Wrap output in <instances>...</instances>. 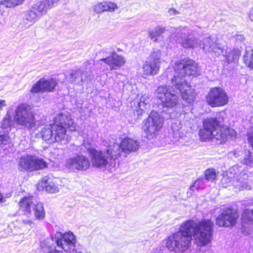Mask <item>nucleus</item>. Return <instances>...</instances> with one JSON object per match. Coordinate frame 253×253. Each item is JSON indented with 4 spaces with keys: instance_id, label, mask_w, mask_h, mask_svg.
I'll list each match as a JSON object with an SVG mask.
<instances>
[{
    "instance_id": "1",
    "label": "nucleus",
    "mask_w": 253,
    "mask_h": 253,
    "mask_svg": "<svg viewBox=\"0 0 253 253\" xmlns=\"http://www.w3.org/2000/svg\"><path fill=\"white\" fill-rule=\"evenodd\" d=\"M213 225L211 219L199 222L188 220L181 224L177 232L168 238L166 247L171 252L183 253L190 248L192 237L197 246H205L211 240Z\"/></svg>"
},
{
    "instance_id": "2",
    "label": "nucleus",
    "mask_w": 253,
    "mask_h": 253,
    "mask_svg": "<svg viewBox=\"0 0 253 253\" xmlns=\"http://www.w3.org/2000/svg\"><path fill=\"white\" fill-rule=\"evenodd\" d=\"M175 74L171 79V84L179 90L182 99L188 103L192 102L195 98V92L186 81L185 75H196L198 72L197 63L193 60H182L175 64Z\"/></svg>"
},
{
    "instance_id": "3",
    "label": "nucleus",
    "mask_w": 253,
    "mask_h": 253,
    "mask_svg": "<svg viewBox=\"0 0 253 253\" xmlns=\"http://www.w3.org/2000/svg\"><path fill=\"white\" fill-rule=\"evenodd\" d=\"M235 134L234 129L220 128L219 123L216 118H207L203 122V128L199 130V134L202 141H206L214 138L220 143L231 138Z\"/></svg>"
},
{
    "instance_id": "4",
    "label": "nucleus",
    "mask_w": 253,
    "mask_h": 253,
    "mask_svg": "<svg viewBox=\"0 0 253 253\" xmlns=\"http://www.w3.org/2000/svg\"><path fill=\"white\" fill-rule=\"evenodd\" d=\"M14 120L17 125L28 129L33 133L39 127V121L36 120L30 106L22 104L17 107L15 111Z\"/></svg>"
},
{
    "instance_id": "5",
    "label": "nucleus",
    "mask_w": 253,
    "mask_h": 253,
    "mask_svg": "<svg viewBox=\"0 0 253 253\" xmlns=\"http://www.w3.org/2000/svg\"><path fill=\"white\" fill-rule=\"evenodd\" d=\"M170 32L172 33L170 40L172 39L184 48H194L201 45L198 39L189 37L192 31L186 27L171 28Z\"/></svg>"
},
{
    "instance_id": "6",
    "label": "nucleus",
    "mask_w": 253,
    "mask_h": 253,
    "mask_svg": "<svg viewBox=\"0 0 253 253\" xmlns=\"http://www.w3.org/2000/svg\"><path fill=\"white\" fill-rule=\"evenodd\" d=\"M17 166L20 171H33L47 168V164L35 155L25 154L19 158Z\"/></svg>"
},
{
    "instance_id": "7",
    "label": "nucleus",
    "mask_w": 253,
    "mask_h": 253,
    "mask_svg": "<svg viewBox=\"0 0 253 253\" xmlns=\"http://www.w3.org/2000/svg\"><path fill=\"white\" fill-rule=\"evenodd\" d=\"M172 84L171 87L167 85L159 86L156 90L157 97L162 103V107L173 108L178 103L179 97L176 94L174 89H172Z\"/></svg>"
},
{
    "instance_id": "8",
    "label": "nucleus",
    "mask_w": 253,
    "mask_h": 253,
    "mask_svg": "<svg viewBox=\"0 0 253 253\" xmlns=\"http://www.w3.org/2000/svg\"><path fill=\"white\" fill-rule=\"evenodd\" d=\"M34 200L32 196L22 198L19 203L20 209L27 215L31 214L33 209L36 218L39 220L43 219L45 216L43 205L41 202L35 203Z\"/></svg>"
},
{
    "instance_id": "9",
    "label": "nucleus",
    "mask_w": 253,
    "mask_h": 253,
    "mask_svg": "<svg viewBox=\"0 0 253 253\" xmlns=\"http://www.w3.org/2000/svg\"><path fill=\"white\" fill-rule=\"evenodd\" d=\"M163 125V118L159 113L152 111L147 119L143 121L142 129L148 138L153 137Z\"/></svg>"
},
{
    "instance_id": "10",
    "label": "nucleus",
    "mask_w": 253,
    "mask_h": 253,
    "mask_svg": "<svg viewBox=\"0 0 253 253\" xmlns=\"http://www.w3.org/2000/svg\"><path fill=\"white\" fill-rule=\"evenodd\" d=\"M64 166L69 171L76 172L87 169L90 167V162L86 156L76 154L66 159Z\"/></svg>"
},
{
    "instance_id": "11",
    "label": "nucleus",
    "mask_w": 253,
    "mask_h": 253,
    "mask_svg": "<svg viewBox=\"0 0 253 253\" xmlns=\"http://www.w3.org/2000/svg\"><path fill=\"white\" fill-rule=\"evenodd\" d=\"M53 240L58 247L67 253L74 252L76 250V237L71 231L64 234L56 232Z\"/></svg>"
},
{
    "instance_id": "12",
    "label": "nucleus",
    "mask_w": 253,
    "mask_h": 253,
    "mask_svg": "<svg viewBox=\"0 0 253 253\" xmlns=\"http://www.w3.org/2000/svg\"><path fill=\"white\" fill-rule=\"evenodd\" d=\"M208 104L212 107H220L226 105L228 101L226 92L221 88H211L206 96Z\"/></svg>"
},
{
    "instance_id": "13",
    "label": "nucleus",
    "mask_w": 253,
    "mask_h": 253,
    "mask_svg": "<svg viewBox=\"0 0 253 253\" xmlns=\"http://www.w3.org/2000/svg\"><path fill=\"white\" fill-rule=\"evenodd\" d=\"M161 55L160 50L152 53L148 60L143 64L142 71L144 75L154 76L158 73Z\"/></svg>"
},
{
    "instance_id": "14",
    "label": "nucleus",
    "mask_w": 253,
    "mask_h": 253,
    "mask_svg": "<svg viewBox=\"0 0 253 253\" xmlns=\"http://www.w3.org/2000/svg\"><path fill=\"white\" fill-rule=\"evenodd\" d=\"M139 141L136 139L126 137L121 141L119 145H117L119 152L114 151L113 155L115 157V159H117L121 157V152L124 153V157H126V155L137 151L139 149Z\"/></svg>"
},
{
    "instance_id": "15",
    "label": "nucleus",
    "mask_w": 253,
    "mask_h": 253,
    "mask_svg": "<svg viewBox=\"0 0 253 253\" xmlns=\"http://www.w3.org/2000/svg\"><path fill=\"white\" fill-rule=\"evenodd\" d=\"M238 217V214L235 210L228 208L217 217L216 224L219 226H232L236 223Z\"/></svg>"
},
{
    "instance_id": "16",
    "label": "nucleus",
    "mask_w": 253,
    "mask_h": 253,
    "mask_svg": "<svg viewBox=\"0 0 253 253\" xmlns=\"http://www.w3.org/2000/svg\"><path fill=\"white\" fill-rule=\"evenodd\" d=\"M57 84L56 81L53 79L42 78L33 85L30 91L32 93L51 92L53 90Z\"/></svg>"
},
{
    "instance_id": "17",
    "label": "nucleus",
    "mask_w": 253,
    "mask_h": 253,
    "mask_svg": "<svg viewBox=\"0 0 253 253\" xmlns=\"http://www.w3.org/2000/svg\"><path fill=\"white\" fill-rule=\"evenodd\" d=\"M201 45L200 46L207 53L208 52H214L217 55L224 54V49L223 47L216 42L214 38L211 37L206 38L203 40Z\"/></svg>"
},
{
    "instance_id": "18",
    "label": "nucleus",
    "mask_w": 253,
    "mask_h": 253,
    "mask_svg": "<svg viewBox=\"0 0 253 253\" xmlns=\"http://www.w3.org/2000/svg\"><path fill=\"white\" fill-rule=\"evenodd\" d=\"M87 152L91 158L92 165L97 168H103L107 164L106 156L101 151H98L92 148H87Z\"/></svg>"
},
{
    "instance_id": "19",
    "label": "nucleus",
    "mask_w": 253,
    "mask_h": 253,
    "mask_svg": "<svg viewBox=\"0 0 253 253\" xmlns=\"http://www.w3.org/2000/svg\"><path fill=\"white\" fill-rule=\"evenodd\" d=\"M62 181L57 178L44 177L42 182V187H45L47 192L55 193L59 191V186H61Z\"/></svg>"
},
{
    "instance_id": "20",
    "label": "nucleus",
    "mask_w": 253,
    "mask_h": 253,
    "mask_svg": "<svg viewBox=\"0 0 253 253\" xmlns=\"http://www.w3.org/2000/svg\"><path fill=\"white\" fill-rule=\"evenodd\" d=\"M66 127L62 125L52 123L53 143L68 141V136L66 134Z\"/></svg>"
},
{
    "instance_id": "21",
    "label": "nucleus",
    "mask_w": 253,
    "mask_h": 253,
    "mask_svg": "<svg viewBox=\"0 0 253 253\" xmlns=\"http://www.w3.org/2000/svg\"><path fill=\"white\" fill-rule=\"evenodd\" d=\"M53 123L70 128L71 130L75 129L74 121L68 112H62L57 114L54 118Z\"/></svg>"
},
{
    "instance_id": "22",
    "label": "nucleus",
    "mask_w": 253,
    "mask_h": 253,
    "mask_svg": "<svg viewBox=\"0 0 253 253\" xmlns=\"http://www.w3.org/2000/svg\"><path fill=\"white\" fill-rule=\"evenodd\" d=\"M52 124L49 125H45L43 126L41 130L40 131V133H37L36 131L33 133H31L32 135H35L36 137H42V139L47 143H53V131H52Z\"/></svg>"
},
{
    "instance_id": "23",
    "label": "nucleus",
    "mask_w": 253,
    "mask_h": 253,
    "mask_svg": "<svg viewBox=\"0 0 253 253\" xmlns=\"http://www.w3.org/2000/svg\"><path fill=\"white\" fill-rule=\"evenodd\" d=\"M66 79L71 84H76L81 85L86 80V75L84 71L80 69L72 70L69 75L66 76Z\"/></svg>"
},
{
    "instance_id": "24",
    "label": "nucleus",
    "mask_w": 253,
    "mask_h": 253,
    "mask_svg": "<svg viewBox=\"0 0 253 253\" xmlns=\"http://www.w3.org/2000/svg\"><path fill=\"white\" fill-rule=\"evenodd\" d=\"M253 210H245L242 216V227L245 230L253 231Z\"/></svg>"
},
{
    "instance_id": "25",
    "label": "nucleus",
    "mask_w": 253,
    "mask_h": 253,
    "mask_svg": "<svg viewBox=\"0 0 253 253\" xmlns=\"http://www.w3.org/2000/svg\"><path fill=\"white\" fill-rule=\"evenodd\" d=\"M248 175L245 174L244 171H242L239 175H237L234 177L233 184L235 187L239 190L242 189H251V187L248 184Z\"/></svg>"
},
{
    "instance_id": "26",
    "label": "nucleus",
    "mask_w": 253,
    "mask_h": 253,
    "mask_svg": "<svg viewBox=\"0 0 253 253\" xmlns=\"http://www.w3.org/2000/svg\"><path fill=\"white\" fill-rule=\"evenodd\" d=\"M38 14L42 17L45 14L48 9L52 8V5L46 0L37 2L32 6Z\"/></svg>"
},
{
    "instance_id": "27",
    "label": "nucleus",
    "mask_w": 253,
    "mask_h": 253,
    "mask_svg": "<svg viewBox=\"0 0 253 253\" xmlns=\"http://www.w3.org/2000/svg\"><path fill=\"white\" fill-rule=\"evenodd\" d=\"M41 18L32 6L25 12L24 16V19L30 22L31 25L37 22Z\"/></svg>"
},
{
    "instance_id": "28",
    "label": "nucleus",
    "mask_w": 253,
    "mask_h": 253,
    "mask_svg": "<svg viewBox=\"0 0 253 253\" xmlns=\"http://www.w3.org/2000/svg\"><path fill=\"white\" fill-rule=\"evenodd\" d=\"M126 62L125 58L115 53H112V69L122 66Z\"/></svg>"
},
{
    "instance_id": "29",
    "label": "nucleus",
    "mask_w": 253,
    "mask_h": 253,
    "mask_svg": "<svg viewBox=\"0 0 253 253\" xmlns=\"http://www.w3.org/2000/svg\"><path fill=\"white\" fill-rule=\"evenodd\" d=\"M165 28L159 26L156 27L149 31V36L150 39L154 42H157V38L166 31Z\"/></svg>"
},
{
    "instance_id": "30",
    "label": "nucleus",
    "mask_w": 253,
    "mask_h": 253,
    "mask_svg": "<svg viewBox=\"0 0 253 253\" xmlns=\"http://www.w3.org/2000/svg\"><path fill=\"white\" fill-rule=\"evenodd\" d=\"M224 56H225L229 62L234 61L238 60L240 55V51L238 49H234L228 54L226 50H224Z\"/></svg>"
},
{
    "instance_id": "31",
    "label": "nucleus",
    "mask_w": 253,
    "mask_h": 253,
    "mask_svg": "<svg viewBox=\"0 0 253 253\" xmlns=\"http://www.w3.org/2000/svg\"><path fill=\"white\" fill-rule=\"evenodd\" d=\"M111 8L110 3L107 1H102L95 4L93 6L94 10L97 13H100L105 11L109 10Z\"/></svg>"
},
{
    "instance_id": "32",
    "label": "nucleus",
    "mask_w": 253,
    "mask_h": 253,
    "mask_svg": "<svg viewBox=\"0 0 253 253\" xmlns=\"http://www.w3.org/2000/svg\"><path fill=\"white\" fill-rule=\"evenodd\" d=\"M24 0H0V3L7 7H12L21 4Z\"/></svg>"
},
{
    "instance_id": "33",
    "label": "nucleus",
    "mask_w": 253,
    "mask_h": 253,
    "mask_svg": "<svg viewBox=\"0 0 253 253\" xmlns=\"http://www.w3.org/2000/svg\"><path fill=\"white\" fill-rule=\"evenodd\" d=\"M216 176L215 170L214 169H209L205 171V179L209 181H213Z\"/></svg>"
},
{
    "instance_id": "34",
    "label": "nucleus",
    "mask_w": 253,
    "mask_h": 253,
    "mask_svg": "<svg viewBox=\"0 0 253 253\" xmlns=\"http://www.w3.org/2000/svg\"><path fill=\"white\" fill-rule=\"evenodd\" d=\"M149 99L148 96L146 95H142L139 101H136L137 102L138 107H140L143 109H146L147 106H149Z\"/></svg>"
},
{
    "instance_id": "35",
    "label": "nucleus",
    "mask_w": 253,
    "mask_h": 253,
    "mask_svg": "<svg viewBox=\"0 0 253 253\" xmlns=\"http://www.w3.org/2000/svg\"><path fill=\"white\" fill-rule=\"evenodd\" d=\"M253 158L251 156V153L245 150L244 151V157L242 160V163L245 165H250L253 163Z\"/></svg>"
},
{
    "instance_id": "36",
    "label": "nucleus",
    "mask_w": 253,
    "mask_h": 253,
    "mask_svg": "<svg viewBox=\"0 0 253 253\" xmlns=\"http://www.w3.org/2000/svg\"><path fill=\"white\" fill-rule=\"evenodd\" d=\"M12 124V121L9 117H6L4 118L1 124L2 128L6 131H8Z\"/></svg>"
},
{
    "instance_id": "37",
    "label": "nucleus",
    "mask_w": 253,
    "mask_h": 253,
    "mask_svg": "<svg viewBox=\"0 0 253 253\" xmlns=\"http://www.w3.org/2000/svg\"><path fill=\"white\" fill-rule=\"evenodd\" d=\"M204 179L203 178H199L195 180L193 185L190 187V191H194L195 189L198 190L202 188L204 186Z\"/></svg>"
},
{
    "instance_id": "38",
    "label": "nucleus",
    "mask_w": 253,
    "mask_h": 253,
    "mask_svg": "<svg viewBox=\"0 0 253 253\" xmlns=\"http://www.w3.org/2000/svg\"><path fill=\"white\" fill-rule=\"evenodd\" d=\"M9 141L10 138L7 134L0 135V145H5Z\"/></svg>"
},
{
    "instance_id": "39",
    "label": "nucleus",
    "mask_w": 253,
    "mask_h": 253,
    "mask_svg": "<svg viewBox=\"0 0 253 253\" xmlns=\"http://www.w3.org/2000/svg\"><path fill=\"white\" fill-rule=\"evenodd\" d=\"M245 63L246 65L250 68L253 69V53H252L251 56L248 59V57H245Z\"/></svg>"
},
{
    "instance_id": "40",
    "label": "nucleus",
    "mask_w": 253,
    "mask_h": 253,
    "mask_svg": "<svg viewBox=\"0 0 253 253\" xmlns=\"http://www.w3.org/2000/svg\"><path fill=\"white\" fill-rule=\"evenodd\" d=\"M143 111H144V109L141 108L140 107H138V109H136L133 112L134 117L136 116V118H135V120H136V121H137L138 120H139L141 118Z\"/></svg>"
},
{
    "instance_id": "41",
    "label": "nucleus",
    "mask_w": 253,
    "mask_h": 253,
    "mask_svg": "<svg viewBox=\"0 0 253 253\" xmlns=\"http://www.w3.org/2000/svg\"><path fill=\"white\" fill-rule=\"evenodd\" d=\"M22 222L24 224L27 226V227L29 229L34 227L35 225V223L29 219H23Z\"/></svg>"
},
{
    "instance_id": "42",
    "label": "nucleus",
    "mask_w": 253,
    "mask_h": 253,
    "mask_svg": "<svg viewBox=\"0 0 253 253\" xmlns=\"http://www.w3.org/2000/svg\"><path fill=\"white\" fill-rule=\"evenodd\" d=\"M248 140L250 144L253 148V127L251 129V132L249 134Z\"/></svg>"
},
{
    "instance_id": "43",
    "label": "nucleus",
    "mask_w": 253,
    "mask_h": 253,
    "mask_svg": "<svg viewBox=\"0 0 253 253\" xmlns=\"http://www.w3.org/2000/svg\"><path fill=\"white\" fill-rule=\"evenodd\" d=\"M168 13L170 15H175L179 13L175 9L171 8L168 10Z\"/></svg>"
},
{
    "instance_id": "44",
    "label": "nucleus",
    "mask_w": 253,
    "mask_h": 253,
    "mask_svg": "<svg viewBox=\"0 0 253 253\" xmlns=\"http://www.w3.org/2000/svg\"><path fill=\"white\" fill-rule=\"evenodd\" d=\"M5 106V101L4 100H0V110H2Z\"/></svg>"
},
{
    "instance_id": "45",
    "label": "nucleus",
    "mask_w": 253,
    "mask_h": 253,
    "mask_svg": "<svg viewBox=\"0 0 253 253\" xmlns=\"http://www.w3.org/2000/svg\"><path fill=\"white\" fill-rule=\"evenodd\" d=\"M60 0H46V1H48L49 3H50V4L52 5V7L55 5V4Z\"/></svg>"
},
{
    "instance_id": "46",
    "label": "nucleus",
    "mask_w": 253,
    "mask_h": 253,
    "mask_svg": "<svg viewBox=\"0 0 253 253\" xmlns=\"http://www.w3.org/2000/svg\"><path fill=\"white\" fill-rule=\"evenodd\" d=\"M249 17L251 20H253V9L250 11Z\"/></svg>"
},
{
    "instance_id": "47",
    "label": "nucleus",
    "mask_w": 253,
    "mask_h": 253,
    "mask_svg": "<svg viewBox=\"0 0 253 253\" xmlns=\"http://www.w3.org/2000/svg\"><path fill=\"white\" fill-rule=\"evenodd\" d=\"M118 6L116 3H112V11L115 10V9H117Z\"/></svg>"
},
{
    "instance_id": "48",
    "label": "nucleus",
    "mask_w": 253,
    "mask_h": 253,
    "mask_svg": "<svg viewBox=\"0 0 253 253\" xmlns=\"http://www.w3.org/2000/svg\"><path fill=\"white\" fill-rule=\"evenodd\" d=\"M104 61L105 63H107L109 65H110V62L111 61V59L109 58L103 59L102 60Z\"/></svg>"
},
{
    "instance_id": "49",
    "label": "nucleus",
    "mask_w": 253,
    "mask_h": 253,
    "mask_svg": "<svg viewBox=\"0 0 253 253\" xmlns=\"http://www.w3.org/2000/svg\"><path fill=\"white\" fill-rule=\"evenodd\" d=\"M3 199V197L2 194L0 192V202L2 201Z\"/></svg>"
},
{
    "instance_id": "50",
    "label": "nucleus",
    "mask_w": 253,
    "mask_h": 253,
    "mask_svg": "<svg viewBox=\"0 0 253 253\" xmlns=\"http://www.w3.org/2000/svg\"><path fill=\"white\" fill-rule=\"evenodd\" d=\"M236 169H237V167H234L233 168V170H235Z\"/></svg>"
},
{
    "instance_id": "51",
    "label": "nucleus",
    "mask_w": 253,
    "mask_h": 253,
    "mask_svg": "<svg viewBox=\"0 0 253 253\" xmlns=\"http://www.w3.org/2000/svg\"><path fill=\"white\" fill-rule=\"evenodd\" d=\"M26 28H29L30 27L29 25H25Z\"/></svg>"
},
{
    "instance_id": "52",
    "label": "nucleus",
    "mask_w": 253,
    "mask_h": 253,
    "mask_svg": "<svg viewBox=\"0 0 253 253\" xmlns=\"http://www.w3.org/2000/svg\"><path fill=\"white\" fill-rule=\"evenodd\" d=\"M166 77V76L163 75V76L161 77V78H163V77Z\"/></svg>"
},
{
    "instance_id": "53",
    "label": "nucleus",
    "mask_w": 253,
    "mask_h": 253,
    "mask_svg": "<svg viewBox=\"0 0 253 253\" xmlns=\"http://www.w3.org/2000/svg\"><path fill=\"white\" fill-rule=\"evenodd\" d=\"M239 37H240L241 38L242 37L241 36H237V38H238ZM237 39H238V38H237Z\"/></svg>"
},
{
    "instance_id": "54",
    "label": "nucleus",
    "mask_w": 253,
    "mask_h": 253,
    "mask_svg": "<svg viewBox=\"0 0 253 253\" xmlns=\"http://www.w3.org/2000/svg\"><path fill=\"white\" fill-rule=\"evenodd\" d=\"M171 71V70L170 71L169 70H168V72H170Z\"/></svg>"
}]
</instances>
